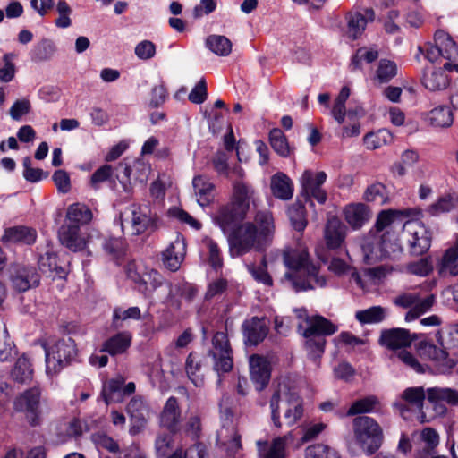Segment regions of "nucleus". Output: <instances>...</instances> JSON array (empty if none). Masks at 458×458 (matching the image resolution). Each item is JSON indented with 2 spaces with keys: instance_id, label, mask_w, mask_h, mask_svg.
<instances>
[{
  "instance_id": "338daca9",
  "label": "nucleus",
  "mask_w": 458,
  "mask_h": 458,
  "mask_svg": "<svg viewBox=\"0 0 458 458\" xmlns=\"http://www.w3.org/2000/svg\"><path fill=\"white\" fill-rule=\"evenodd\" d=\"M305 458H341V456L335 449L319 444L308 447Z\"/></svg>"
},
{
  "instance_id": "4c0bfd02",
  "label": "nucleus",
  "mask_w": 458,
  "mask_h": 458,
  "mask_svg": "<svg viewBox=\"0 0 458 458\" xmlns=\"http://www.w3.org/2000/svg\"><path fill=\"white\" fill-rule=\"evenodd\" d=\"M93 215L90 208L82 203L70 205L66 212V219L69 224L81 225H88L92 220Z\"/></svg>"
},
{
  "instance_id": "a211bd4d",
  "label": "nucleus",
  "mask_w": 458,
  "mask_h": 458,
  "mask_svg": "<svg viewBox=\"0 0 458 458\" xmlns=\"http://www.w3.org/2000/svg\"><path fill=\"white\" fill-rule=\"evenodd\" d=\"M192 187L198 204L208 207L215 200L216 187L210 177L199 174L192 179Z\"/></svg>"
},
{
  "instance_id": "69168bd1",
  "label": "nucleus",
  "mask_w": 458,
  "mask_h": 458,
  "mask_svg": "<svg viewBox=\"0 0 458 458\" xmlns=\"http://www.w3.org/2000/svg\"><path fill=\"white\" fill-rule=\"evenodd\" d=\"M55 50V46L50 40L42 39L34 47L32 59L38 62L47 60L53 55Z\"/></svg>"
},
{
  "instance_id": "6e6d98bb",
  "label": "nucleus",
  "mask_w": 458,
  "mask_h": 458,
  "mask_svg": "<svg viewBox=\"0 0 458 458\" xmlns=\"http://www.w3.org/2000/svg\"><path fill=\"white\" fill-rule=\"evenodd\" d=\"M269 141L273 149L281 157H286L291 154L285 135L280 129H273L269 132Z\"/></svg>"
},
{
  "instance_id": "72a5a7b5",
  "label": "nucleus",
  "mask_w": 458,
  "mask_h": 458,
  "mask_svg": "<svg viewBox=\"0 0 458 458\" xmlns=\"http://www.w3.org/2000/svg\"><path fill=\"white\" fill-rule=\"evenodd\" d=\"M434 42L439 47L443 59L446 62H458V46L448 33L443 30H437L434 35Z\"/></svg>"
},
{
  "instance_id": "ea45409f",
  "label": "nucleus",
  "mask_w": 458,
  "mask_h": 458,
  "mask_svg": "<svg viewBox=\"0 0 458 458\" xmlns=\"http://www.w3.org/2000/svg\"><path fill=\"white\" fill-rule=\"evenodd\" d=\"M439 273L445 276H458V240L445 251L440 262Z\"/></svg>"
},
{
  "instance_id": "58836bf2",
  "label": "nucleus",
  "mask_w": 458,
  "mask_h": 458,
  "mask_svg": "<svg viewBox=\"0 0 458 458\" xmlns=\"http://www.w3.org/2000/svg\"><path fill=\"white\" fill-rule=\"evenodd\" d=\"M429 123L438 128H448L454 123V114L450 106L440 105L428 113Z\"/></svg>"
},
{
  "instance_id": "423d86ee",
  "label": "nucleus",
  "mask_w": 458,
  "mask_h": 458,
  "mask_svg": "<svg viewBox=\"0 0 458 458\" xmlns=\"http://www.w3.org/2000/svg\"><path fill=\"white\" fill-rule=\"evenodd\" d=\"M228 243L233 257L242 256L251 250L263 252L267 249L252 222H244L233 228L228 235Z\"/></svg>"
},
{
  "instance_id": "1a4fd4ad",
  "label": "nucleus",
  "mask_w": 458,
  "mask_h": 458,
  "mask_svg": "<svg viewBox=\"0 0 458 458\" xmlns=\"http://www.w3.org/2000/svg\"><path fill=\"white\" fill-rule=\"evenodd\" d=\"M208 355L213 360L214 370L219 376L233 369V349L226 332H216L213 335L212 347L208 351Z\"/></svg>"
},
{
  "instance_id": "aec40b11",
  "label": "nucleus",
  "mask_w": 458,
  "mask_h": 458,
  "mask_svg": "<svg viewBox=\"0 0 458 458\" xmlns=\"http://www.w3.org/2000/svg\"><path fill=\"white\" fill-rule=\"evenodd\" d=\"M346 20V35L349 38L355 40L363 34L368 22L375 20V12L372 8H366L363 13L360 12L349 13Z\"/></svg>"
},
{
  "instance_id": "603ef678",
  "label": "nucleus",
  "mask_w": 458,
  "mask_h": 458,
  "mask_svg": "<svg viewBox=\"0 0 458 458\" xmlns=\"http://www.w3.org/2000/svg\"><path fill=\"white\" fill-rule=\"evenodd\" d=\"M247 269L254 280L258 283L263 284L266 286L273 285V279L267 272V262L266 256L262 257V259L259 265L254 263L248 264Z\"/></svg>"
},
{
  "instance_id": "e2e57ef3",
  "label": "nucleus",
  "mask_w": 458,
  "mask_h": 458,
  "mask_svg": "<svg viewBox=\"0 0 458 458\" xmlns=\"http://www.w3.org/2000/svg\"><path fill=\"white\" fill-rule=\"evenodd\" d=\"M420 437L422 444L416 453H434L435 448L439 444L437 432L431 428H426L421 431Z\"/></svg>"
},
{
  "instance_id": "680f3d73",
  "label": "nucleus",
  "mask_w": 458,
  "mask_h": 458,
  "mask_svg": "<svg viewBox=\"0 0 458 458\" xmlns=\"http://www.w3.org/2000/svg\"><path fill=\"white\" fill-rule=\"evenodd\" d=\"M175 433L159 432L155 440V450L158 456H165L174 449V435Z\"/></svg>"
},
{
  "instance_id": "b1692460",
  "label": "nucleus",
  "mask_w": 458,
  "mask_h": 458,
  "mask_svg": "<svg viewBox=\"0 0 458 458\" xmlns=\"http://www.w3.org/2000/svg\"><path fill=\"white\" fill-rule=\"evenodd\" d=\"M346 236V226L336 216H331L324 230V237L327 248L335 250L341 247Z\"/></svg>"
},
{
  "instance_id": "bb28decb",
  "label": "nucleus",
  "mask_w": 458,
  "mask_h": 458,
  "mask_svg": "<svg viewBox=\"0 0 458 458\" xmlns=\"http://www.w3.org/2000/svg\"><path fill=\"white\" fill-rule=\"evenodd\" d=\"M242 332L250 344L257 345L266 338L268 327L264 318L252 317L242 324Z\"/></svg>"
},
{
  "instance_id": "e433bc0d",
  "label": "nucleus",
  "mask_w": 458,
  "mask_h": 458,
  "mask_svg": "<svg viewBox=\"0 0 458 458\" xmlns=\"http://www.w3.org/2000/svg\"><path fill=\"white\" fill-rule=\"evenodd\" d=\"M37 238L35 229L27 226H13L6 229L2 236L3 242H22L32 244Z\"/></svg>"
},
{
  "instance_id": "9d476101",
  "label": "nucleus",
  "mask_w": 458,
  "mask_h": 458,
  "mask_svg": "<svg viewBox=\"0 0 458 458\" xmlns=\"http://www.w3.org/2000/svg\"><path fill=\"white\" fill-rule=\"evenodd\" d=\"M296 389L288 383L279 382L271 395L269 407L271 411V420L273 425L281 428L284 426L282 421L284 411L289 407L293 397L296 394Z\"/></svg>"
},
{
  "instance_id": "a18cd8bd",
  "label": "nucleus",
  "mask_w": 458,
  "mask_h": 458,
  "mask_svg": "<svg viewBox=\"0 0 458 458\" xmlns=\"http://www.w3.org/2000/svg\"><path fill=\"white\" fill-rule=\"evenodd\" d=\"M303 402L298 392L294 394L292 399L289 407L284 411L283 415V423L287 427L294 426L303 416Z\"/></svg>"
},
{
  "instance_id": "052dcab7",
  "label": "nucleus",
  "mask_w": 458,
  "mask_h": 458,
  "mask_svg": "<svg viewBox=\"0 0 458 458\" xmlns=\"http://www.w3.org/2000/svg\"><path fill=\"white\" fill-rule=\"evenodd\" d=\"M103 249L114 260H118L125 252V243L121 237H110L105 240Z\"/></svg>"
},
{
  "instance_id": "473e14b6",
  "label": "nucleus",
  "mask_w": 458,
  "mask_h": 458,
  "mask_svg": "<svg viewBox=\"0 0 458 458\" xmlns=\"http://www.w3.org/2000/svg\"><path fill=\"white\" fill-rule=\"evenodd\" d=\"M270 189L273 196L281 200H289L293 196V181L282 172H278L271 177Z\"/></svg>"
},
{
  "instance_id": "412c9836",
  "label": "nucleus",
  "mask_w": 458,
  "mask_h": 458,
  "mask_svg": "<svg viewBox=\"0 0 458 458\" xmlns=\"http://www.w3.org/2000/svg\"><path fill=\"white\" fill-rule=\"evenodd\" d=\"M186 253V243L184 238L177 234L175 239L170 243L167 249L163 252V262L170 271H177L184 259Z\"/></svg>"
},
{
  "instance_id": "13d9d810",
  "label": "nucleus",
  "mask_w": 458,
  "mask_h": 458,
  "mask_svg": "<svg viewBox=\"0 0 458 458\" xmlns=\"http://www.w3.org/2000/svg\"><path fill=\"white\" fill-rule=\"evenodd\" d=\"M327 174L325 172H318L314 174L310 170H306L301 179L303 192H308L312 190L320 188L321 185L326 182Z\"/></svg>"
},
{
  "instance_id": "a19ab883",
  "label": "nucleus",
  "mask_w": 458,
  "mask_h": 458,
  "mask_svg": "<svg viewBox=\"0 0 458 458\" xmlns=\"http://www.w3.org/2000/svg\"><path fill=\"white\" fill-rule=\"evenodd\" d=\"M185 369L189 379L195 386H201L204 384V375L202 373V360L199 355L191 352L185 362Z\"/></svg>"
},
{
  "instance_id": "393cba45",
  "label": "nucleus",
  "mask_w": 458,
  "mask_h": 458,
  "mask_svg": "<svg viewBox=\"0 0 458 458\" xmlns=\"http://www.w3.org/2000/svg\"><path fill=\"white\" fill-rule=\"evenodd\" d=\"M258 228V234L262 242L268 248L274 239L276 231L275 221L273 215L267 210H259L254 216V222Z\"/></svg>"
},
{
  "instance_id": "37998d69",
  "label": "nucleus",
  "mask_w": 458,
  "mask_h": 458,
  "mask_svg": "<svg viewBox=\"0 0 458 458\" xmlns=\"http://www.w3.org/2000/svg\"><path fill=\"white\" fill-rule=\"evenodd\" d=\"M39 270L49 276H58L63 278L65 275L64 269L58 265L57 255L47 252L40 256L38 259Z\"/></svg>"
},
{
  "instance_id": "0e129e2a",
  "label": "nucleus",
  "mask_w": 458,
  "mask_h": 458,
  "mask_svg": "<svg viewBox=\"0 0 458 458\" xmlns=\"http://www.w3.org/2000/svg\"><path fill=\"white\" fill-rule=\"evenodd\" d=\"M378 51L374 48L360 47L359 48L352 59L351 65L353 69L360 68L361 62L365 61L370 64L378 58Z\"/></svg>"
},
{
  "instance_id": "2eb2a0df",
  "label": "nucleus",
  "mask_w": 458,
  "mask_h": 458,
  "mask_svg": "<svg viewBox=\"0 0 458 458\" xmlns=\"http://www.w3.org/2000/svg\"><path fill=\"white\" fill-rule=\"evenodd\" d=\"M256 190L252 184L244 180H235L232 184V195L230 201L248 214L250 205L256 204Z\"/></svg>"
},
{
  "instance_id": "f8f14e48",
  "label": "nucleus",
  "mask_w": 458,
  "mask_h": 458,
  "mask_svg": "<svg viewBox=\"0 0 458 458\" xmlns=\"http://www.w3.org/2000/svg\"><path fill=\"white\" fill-rule=\"evenodd\" d=\"M41 388L33 386L21 393L13 402V408L17 411L25 412L26 418L32 426L39 422Z\"/></svg>"
},
{
  "instance_id": "f3484780",
  "label": "nucleus",
  "mask_w": 458,
  "mask_h": 458,
  "mask_svg": "<svg viewBox=\"0 0 458 458\" xmlns=\"http://www.w3.org/2000/svg\"><path fill=\"white\" fill-rule=\"evenodd\" d=\"M445 71L444 66L427 65L422 72L421 84L431 92L445 90L450 84V79Z\"/></svg>"
},
{
  "instance_id": "864d4df0",
  "label": "nucleus",
  "mask_w": 458,
  "mask_h": 458,
  "mask_svg": "<svg viewBox=\"0 0 458 458\" xmlns=\"http://www.w3.org/2000/svg\"><path fill=\"white\" fill-rule=\"evenodd\" d=\"M163 276L155 269H149L142 273L140 282V291L144 293H151L161 286Z\"/></svg>"
},
{
  "instance_id": "5fc2aeb1",
  "label": "nucleus",
  "mask_w": 458,
  "mask_h": 458,
  "mask_svg": "<svg viewBox=\"0 0 458 458\" xmlns=\"http://www.w3.org/2000/svg\"><path fill=\"white\" fill-rule=\"evenodd\" d=\"M33 369L31 363L25 356L20 357L13 369L11 375L12 377L18 382L25 383L32 377Z\"/></svg>"
},
{
  "instance_id": "3c124183",
  "label": "nucleus",
  "mask_w": 458,
  "mask_h": 458,
  "mask_svg": "<svg viewBox=\"0 0 458 458\" xmlns=\"http://www.w3.org/2000/svg\"><path fill=\"white\" fill-rule=\"evenodd\" d=\"M207 47L219 56H227L232 52V42L225 36L210 35L206 39Z\"/></svg>"
},
{
  "instance_id": "7c9ffc66",
  "label": "nucleus",
  "mask_w": 458,
  "mask_h": 458,
  "mask_svg": "<svg viewBox=\"0 0 458 458\" xmlns=\"http://www.w3.org/2000/svg\"><path fill=\"white\" fill-rule=\"evenodd\" d=\"M126 411L131 420L138 423V426H132L129 430L131 435H136L147 422L148 406L140 396H135L127 404Z\"/></svg>"
},
{
  "instance_id": "49530a36",
  "label": "nucleus",
  "mask_w": 458,
  "mask_h": 458,
  "mask_svg": "<svg viewBox=\"0 0 458 458\" xmlns=\"http://www.w3.org/2000/svg\"><path fill=\"white\" fill-rule=\"evenodd\" d=\"M387 309L382 306H372L369 309L355 312V318L361 324H377L382 322L387 316Z\"/></svg>"
},
{
  "instance_id": "cd10ccee",
  "label": "nucleus",
  "mask_w": 458,
  "mask_h": 458,
  "mask_svg": "<svg viewBox=\"0 0 458 458\" xmlns=\"http://www.w3.org/2000/svg\"><path fill=\"white\" fill-rule=\"evenodd\" d=\"M344 217L346 223L354 230H358L369 221L370 211L363 203H351L344 207Z\"/></svg>"
},
{
  "instance_id": "2f4dec72",
  "label": "nucleus",
  "mask_w": 458,
  "mask_h": 458,
  "mask_svg": "<svg viewBox=\"0 0 458 458\" xmlns=\"http://www.w3.org/2000/svg\"><path fill=\"white\" fill-rule=\"evenodd\" d=\"M131 341V333L128 331L119 332L103 343L100 352H107L112 356L123 354L130 348Z\"/></svg>"
},
{
  "instance_id": "f03ea898",
  "label": "nucleus",
  "mask_w": 458,
  "mask_h": 458,
  "mask_svg": "<svg viewBox=\"0 0 458 458\" xmlns=\"http://www.w3.org/2000/svg\"><path fill=\"white\" fill-rule=\"evenodd\" d=\"M430 403L445 402L451 406H458V390L450 387H430L426 391L422 386L408 387L401 395V399L394 403L401 416L408 420L411 411L420 412L423 409L424 400Z\"/></svg>"
},
{
  "instance_id": "f257e3e1",
  "label": "nucleus",
  "mask_w": 458,
  "mask_h": 458,
  "mask_svg": "<svg viewBox=\"0 0 458 458\" xmlns=\"http://www.w3.org/2000/svg\"><path fill=\"white\" fill-rule=\"evenodd\" d=\"M284 261L293 270L285 273L284 279L294 291H307L326 285V278L319 276L318 267L310 262L309 253L305 249L285 252Z\"/></svg>"
},
{
  "instance_id": "39448f33",
  "label": "nucleus",
  "mask_w": 458,
  "mask_h": 458,
  "mask_svg": "<svg viewBox=\"0 0 458 458\" xmlns=\"http://www.w3.org/2000/svg\"><path fill=\"white\" fill-rule=\"evenodd\" d=\"M336 331L337 327L322 316H313L307 319V327L302 332L306 338L305 348L310 359L317 365L325 351V336L331 335Z\"/></svg>"
},
{
  "instance_id": "79ce46f5",
  "label": "nucleus",
  "mask_w": 458,
  "mask_h": 458,
  "mask_svg": "<svg viewBox=\"0 0 458 458\" xmlns=\"http://www.w3.org/2000/svg\"><path fill=\"white\" fill-rule=\"evenodd\" d=\"M455 204L456 201L453 194L445 193L428 205L425 211L430 216H438L451 212L455 208Z\"/></svg>"
},
{
  "instance_id": "a878e982",
  "label": "nucleus",
  "mask_w": 458,
  "mask_h": 458,
  "mask_svg": "<svg viewBox=\"0 0 458 458\" xmlns=\"http://www.w3.org/2000/svg\"><path fill=\"white\" fill-rule=\"evenodd\" d=\"M58 237L62 245L72 251L81 250L86 245L84 238L80 233L78 225L69 223L63 225L59 229Z\"/></svg>"
},
{
  "instance_id": "c756f323",
  "label": "nucleus",
  "mask_w": 458,
  "mask_h": 458,
  "mask_svg": "<svg viewBox=\"0 0 458 458\" xmlns=\"http://www.w3.org/2000/svg\"><path fill=\"white\" fill-rule=\"evenodd\" d=\"M291 434L277 437L268 445L267 441H258L259 458H285V448Z\"/></svg>"
},
{
  "instance_id": "bf43d9fd",
  "label": "nucleus",
  "mask_w": 458,
  "mask_h": 458,
  "mask_svg": "<svg viewBox=\"0 0 458 458\" xmlns=\"http://www.w3.org/2000/svg\"><path fill=\"white\" fill-rule=\"evenodd\" d=\"M387 191L386 186L381 182H375L369 185L363 193V199L367 202H376L380 205L386 203Z\"/></svg>"
},
{
  "instance_id": "f704fd0d",
  "label": "nucleus",
  "mask_w": 458,
  "mask_h": 458,
  "mask_svg": "<svg viewBox=\"0 0 458 458\" xmlns=\"http://www.w3.org/2000/svg\"><path fill=\"white\" fill-rule=\"evenodd\" d=\"M217 442L229 455L235 454L242 448L241 435L234 426H224L217 433Z\"/></svg>"
},
{
  "instance_id": "6ab92c4d",
  "label": "nucleus",
  "mask_w": 458,
  "mask_h": 458,
  "mask_svg": "<svg viewBox=\"0 0 458 458\" xmlns=\"http://www.w3.org/2000/svg\"><path fill=\"white\" fill-rule=\"evenodd\" d=\"M410 332L403 328H391L381 332L379 344L390 350H403L415 340Z\"/></svg>"
},
{
  "instance_id": "09e8293b",
  "label": "nucleus",
  "mask_w": 458,
  "mask_h": 458,
  "mask_svg": "<svg viewBox=\"0 0 458 458\" xmlns=\"http://www.w3.org/2000/svg\"><path fill=\"white\" fill-rule=\"evenodd\" d=\"M287 215L293 227L299 232H302L307 225L305 206L299 200H296L287 209Z\"/></svg>"
},
{
  "instance_id": "5701e85b",
  "label": "nucleus",
  "mask_w": 458,
  "mask_h": 458,
  "mask_svg": "<svg viewBox=\"0 0 458 458\" xmlns=\"http://www.w3.org/2000/svg\"><path fill=\"white\" fill-rule=\"evenodd\" d=\"M181 410L178 400L171 396L166 401L160 414L159 423L162 428H166L172 433H176L180 429Z\"/></svg>"
},
{
  "instance_id": "c85d7f7f",
  "label": "nucleus",
  "mask_w": 458,
  "mask_h": 458,
  "mask_svg": "<svg viewBox=\"0 0 458 458\" xmlns=\"http://www.w3.org/2000/svg\"><path fill=\"white\" fill-rule=\"evenodd\" d=\"M416 211L411 208L403 210L388 209L381 211L376 220L375 228L377 235L390 230H394V225L402 216H410L415 215Z\"/></svg>"
},
{
  "instance_id": "20e7f679",
  "label": "nucleus",
  "mask_w": 458,
  "mask_h": 458,
  "mask_svg": "<svg viewBox=\"0 0 458 458\" xmlns=\"http://www.w3.org/2000/svg\"><path fill=\"white\" fill-rule=\"evenodd\" d=\"M364 261L372 264L389 259H398L403 253L395 231L387 230L373 238H368L361 245Z\"/></svg>"
},
{
  "instance_id": "dca6fc26",
  "label": "nucleus",
  "mask_w": 458,
  "mask_h": 458,
  "mask_svg": "<svg viewBox=\"0 0 458 458\" xmlns=\"http://www.w3.org/2000/svg\"><path fill=\"white\" fill-rule=\"evenodd\" d=\"M247 214L239 209L232 201L221 206L214 216L215 223L225 233L236 227V225L243 221Z\"/></svg>"
},
{
  "instance_id": "6e6552de",
  "label": "nucleus",
  "mask_w": 458,
  "mask_h": 458,
  "mask_svg": "<svg viewBox=\"0 0 458 458\" xmlns=\"http://www.w3.org/2000/svg\"><path fill=\"white\" fill-rule=\"evenodd\" d=\"M46 352V369L48 374H55L66 366L76 355L74 341L72 338L56 341L50 347L43 345Z\"/></svg>"
},
{
  "instance_id": "9b49d317",
  "label": "nucleus",
  "mask_w": 458,
  "mask_h": 458,
  "mask_svg": "<svg viewBox=\"0 0 458 458\" xmlns=\"http://www.w3.org/2000/svg\"><path fill=\"white\" fill-rule=\"evenodd\" d=\"M403 229L412 255L420 256L428 250L431 236L424 225L417 220H409L403 225Z\"/></svg>"
},
{
  "instance_id": "0eeeda50",
  "label": "nucleus",
  "mask_w": 458,
  "mask_h": 458,
  "mask_svg": "<svg viewBox=\"0 0 458 458\" xmlns=\"http://www.w3.org/2000/svg\"><path fill=\"white\" fill-rule=\"evenodd\" d=\"M353 433L356 442L369 455L376 453L382 445V428L370 417H356L353 420Z\"/></svg>"
},
{
  "instance_id": "c03bdc74",
  "label": "nucleus",
  "mask_w": 458,
  "mask_h": 458,
  "mask_svg": "<svg viewBox=\"0 0 458 458\" xmlns=\"http://www.w3.org/2000/svg\"><path fill=\"white\" fill-rule=\"evenodd\" d=\"M124 378L117 377L106 383L102 390V395L105 403L108 405L112 403H121L123 401V386Z\"/></svg>"
},
{
  "instance_id": "774afa93",
  "label": "nucleus",
  "mask_w": 458,
  "mask_h": 458,
  "mask_svg": "<svg viewBox=\"0 0 458 458\" xmlns=\"http://www.w3.org/2000/svg\"><path fill=\"white\" fill-rule=\"evenodd\" d=\"M23 165V177L30 182H38L44 178L48 176L47 172H44L40 168H33L31 166V159L30 157H26L22 161Z\"/></svg>"
},
{
  "instance_id": "4d7b16f0",
  "label": "nucleus",
  "mask_w": 458,
  "mask_h": 458,
  "mask_svg": "<svg viewBox=\"0 0 458 458\" xmlns=\"http://www.w3.org/2000/svg\"><path fill=\"white\" fill-rule=\"evenodd\" d=\"M397 75L396 64L388 59H381L376 71V80L379 83H387Z\"/></svg>"
},
{
  "instance_id": "4be33fe9",
  "label": "nucleus",
  "mask_w": 458,
  "mask_h": 458,
  "mask_svg": "<svg viewBox=\"0 0 458 458\" xmlns=\"http://www.w3.org/2000/svg\"><path fill=\"white\" fill-rule=\"evenodd\" d=\"M250 378L256 388L261 391L270 379L269 363L266 358L253 354L250 357Z\"/></svg>"
},
{
  "instance_id": "4468645a",
  "label": "nucleus",
  "mask_w": 458,
  "mask_h": 458,
  "mask_svg": "<svg viewBox=\"0 0 458 458\" xmlns=\"http://www.w3.org/2000/svg\"><path fill=\"white\" fill-rule=\"evenodd\" d=\"M11 282L16 291L23 293L38 286L40 276L33 267L17 265L12 269Z\"/></svg>"
},
{
  "instance_id": "ddd939ff",
  "label": "nucleus",
  "mask_w": 458,
  "mask_h": 458,
  "mask_svg": "<svg viewBox=\"0 0 458 458\" xmlns=\"http://www.w3.org/2000/svg\"><path fill=\"white\" fill-rule=\"evenodd\" d=\"M434 301L435 298L433 295L421 299L419 293H405L394 299V303L396 306L404 309L411 308L405 315L406 321L414 320L426 313L432 308Z\"/></svg>"
},
{
  "instance_id": "8fccbe9b",
  "label": "nucleus",
  "mask_w": 458,
  "mask_h": 458,
  "mask_svg": "<svg viewBox=\"0 0 458 458\" xmlns=\"http://www.w3.org/2000/svg\"><path fill=\"white\" fill-rule=\"evenodd\" d=\"M378 399L374 395H369L353 402L347 411V416L373 412L378 409Z\"/></svg>"
},
{
  "instance_id": "7ed1b4c3",
  "label": "nucleus",
  "mask_w": 458,
  "mask_h": 458,
  "mask_svg": "<svg viewBox=\"0 0 458 458\" xmlns=\"http://www.w3.org/2000/svg\"><path fill=\"white\" fill-rule=\"evenodd\" d=\"M442 348L433 344L421 342L420 344V355H427L434 360L439 373H448L458 361V325L452 327L446 335L441 336Z\"/></svg>"
},
{
  "instance_id": "c9c22d12",
  "label": "nucleus",
  "mask_w": 458,
  "mask_h": 458,
  "mask_svg": "<svg viewBox=\"0 0 458 458\" xmlns=\"http://www.w3.org/2000/svg\"><path fill=\"white\" fill-rule=\"evenodd\" d=\"M152 223V218L143 213L140 208L133 207L131 210L130 216L122 220L121 225L123 230L125 226L130 225L132 234L143 233Z\"/></svg>"
},
{
  "instance_id": "de8ad7c7",
  "label": "nucleus",
  "mask_w": 458,
  "mask_h": 458,
  "mask_svg": "<svg viewBox=\"0 0 458 458\" xmlns=\"http://www.w3.org/2000/svg\"><path fill=\"white\" fill-rule=\"evenodd\" d=\"M393 141L392 133L386 129H380L377 131L367 133L363 137V143L367 149L375 150Z\"/></svg>"
}]
</instances>
